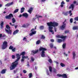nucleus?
Segmentation results:
<instances>
[{
	"instance_id": "58",
	"label": "nucleus",
	"mask_w": 78,
	"mask_h": 78,
	"mask_svg": "<svg viewBox=\"0 0 78 78\" xmlns=\"http://www.w3.org/2000/svg\"><path fill=\"white\" fill-rule=\"evenodd\" d=\"M51 41L52 42H54V40H53V39H51Z\"/></svg>"
},
{
	"instance_id": "30",
	"label": "nucleus",
	"mask_w": 78,
	"mask_h": 78,
	"mask_svg": "<svg viewBox=\"0 0 78 78\" xmlns=\"http://www.w3.org/2000/svg\"><path fill=\"white\" fill-rule=\"evenodd\" d=\"M50 46L51 48H53V44H52L51 43L50 44Z\"/></svg>"
},
{
	"instance_id": "45",
	"label": "nucleus",
	"mask_w": 78,
	"mask_h": 78,
	"mask_svg": "<svg viewBox=\"0 0 78 78\" xmlns=\"http://www.w3.org/2000/svg\"><path fill=\"white\" fill-rule=\"evenodd\" d=\"M23 41H27V38L25 37H24L23 38Z\"/></svg>"
},
{
	"instance_id": "56",
	"label": "nucleus",
	"mask_w": 78,
	"mask_h": 78,
	"mask_svg": "<svg viewBox=\"0 0 78 78\" xmlns=\"http://www.w3.org/2000/svg\"><path fill=\"white\" fill-rule=\"evenodd\" d=\"M54 30L55 31V32H56V28L55 27L54 29Z\"/></svg>"
},
{
	"instance_id": "16",
	"label": "nucleus",
	"mask_w": 78,
	"mask_h": 78,
	"mask_svg": "<svg viewBox=\"0 0 78 78\" xmlns=\"http://www.w3.org/2000/svg\"><path fill=\"white\" fill-rule=\"evenodd\" d=\"M4 22L3 21H2V23H1L0 26H1V28L2 29L3 28V25H4Z\"/></svg>"
},
{
	"instance_id": "19",
	"label": "nucleus",
	"mask_w": 78,
	"mask_h": 78,
	"mask_svg": "<svg viewBox=\"0 0 78 78\" xmlns=\"http://www.w3.org/2000/svg\"><path fill=\"white\" fill-rule=\"evenodd\" d=\"M73 58L74 59H75V56H76V54H75V52H73Z\"/></svg>"
},
{
	"instance_id": "57",
	"label": "nucleus",
	"mask_w": 78,
	"mask_h": 78,
	"mask_svg": "<svg viewBox=\"0 0 78 78\" xmlns=\"http://www.w3.org/2000/svg\"><path fill=\"white\" fill-rule=\"evenodd\" d=\"M66 21H67V20H65L64 22H63V24H65V22H66Z\"/></svg>"
},
{
	"instance_id": "21",
	"label": "nucleus",
	"mask_w": 78,
	"mask_h": 78,
	"mask_svg": "<svg viewBox=\"0 0 78 78\" xmlns=\"http://www.w3.org/2000/svg\"><path fill=\"white\" fill-rule=\"evenodd\" d=\"M25 51L23 52L20 54V55H21V56H22V55H23V56H24V55H25Z\"/></svg>"
},
{
	"instance_id": "1",
	"label": "nucleus",
	"mask_w": 78,
	"mask_h": 78,
	"mask_svg": "<svg viewBox=\"0 0 78 78\" xmlns=\"http://www.w3.org/2000/svg\"><path fill=\"white\" fill-rule=\"evenodd\" d=\"M16 58H17L16 60L13 62L12 63V65L10 67V70H14L15 69V68L17 67V66L19 64V62L18 61H19L20 59V55L19 54H17L16 55Z\"/></svg>"
},
{
	"instance_id": "10",
	"label": "nucleus",
	"mask_w": 78,
	"mask_h": 78,
	"mask_svg": "<svg viewBox=\"0 0 78 78\" xmlns=\"http://www.w3.org/2000/svg\"><path fill=\"white\" fill-rule=\"evenodd\" d=\"M33 55H35V54H36V53H37L39 52V50H33L31 51Z\"/></svg>"
},
{
	"instance_id": "42",
	"label": "nucleus",
	"mask_w": 78,
	"mask_h": 78,
	"mask_svg": "<svg viewBox=\"0 0 78 78\" xmlns=\"http://www.w3.org/2000/svg\"><path fill=\"white\" fill-rule=\"evenodd\" d=\"M70 23H72L73 22V19L71 18L70 20Z\"/></svg>"
},
{
	"instance_id": "35",
	"label": "nucleus",
	"mask_w": 78,
	"mask_h": 78,
	"mask_svg": "<svg viewBox=\"0 0 78 78\" xmlns=\"http://www.w3.org/2000/svg\"><path fill=\"white\" fill-rule=\"evenodd\" d=\"M48 61L49 62H50V63H51V64L52 63V60H51V59L50 58L48 60Z\"/></svg>"
},
{
	"instance_id": "49",
	"label": "nucleus",
	"mask_w": 78,
	"mask_h": 78,
	"mask_svg": "<svg viewBox=\"0 0 78 78\" xmlns=\"http://www.w3.org/2000/svg\"><path fill=\"white\" fill-rule=\"evenodd\" d=\"M10 6V5L9 3H8L5 5V6Z\"/></svg>"
},
{
	"instance_id": "17",
	"label": "nucleus",
	"mask_w": 78,
	"mask_h": 78,
	"mask_svg": "<svg viewBox=\"0 0 78 78\" xmlns=\"http://www.w3.org/2000/svg\"><path fill=\"white\" fill-rule=\"evenodd\" d=\"M73 30H78V27L77 26H74L73 27Z\"/></svg>"
},
{
	"instance_id": "36",
	"label": "nucleus",
	"mask_w": 78,
	"mask_h": 78,
	"mask_svg": "<svg viewBox=\"0 0 78 78\" xmlns=\"http://www.w3.org/2000/svg\"><path fill=\"white\" fill-rule=\"evenodd\" d=\"M16 48H13L12 49V51L13 52H15L16 51Z\"/></svg>"
},
{
	"instance_id": "9",
	"label": "nucleus",
	"mask_w": 78,
	"mask_h": 78,
	"mask_svg": "<svg viewBox=\"0 0 78 78\" xmlns=\"http://www.w3.org/2000/svg\"><path fill=\"white\" fill-rule=\"evenodd\" d=\"M66 23L65 24H63V25L60 27V29L62 30H64L66 28Z\"/></svg>"
},
{
	"instance_id": "13",
	"label": "nucleus",
	"mask_w": 78,
	"mask_h": 78,
	"mask_svg": "<svg viewBox=\"0 0 78 78\" xmlns=\"http://www.w3.org/2000/svg\"><path fill=\"white\" fill-rule=\"evenodd\" d=\"M22 16L25 17L26 18H27L28 17V14L27 13H25L23 14Z\"/></svg>"
},
{
	"instance_id": "55",
	"label": "nucleus",
	"mask_w": 78,
	"mask_h": 78,
	"mask_svg": "<svg viewBox=\"0 0 78 78\" xmlns=\"http://www.w3.org/2000/svg\"><path fill=\"white\" fill-rule=\"evenodd\" d=\"M6 36L5 35V34H4L3 35H2V37H6Z\"/></svg>"
},
{
	"instance_id": "41",
	"label": "nucleus",
	"mask_w": 78,
	"mask_h": 78,
	"mask_svg": "<svg viewBox=\"0 0 78 78\" xmlns=\"http://www.w3.org/2000/svg\"><path fill=\"white\" fill-rule=\"evenodd\" d=\"M12 59H15L16 58V56L14 55H12Z\"/></svg>"
},
{
	"instance_id": "27",
	"label": "nucleus",
	"mask_w": 78,
	"mask_h": 78,
	"mask_svg": "<svg viewBox=\"0 0 78 78\" xmlns=\"http://www.w3.org/2000/svg\"><path fill=\"white\" fill-rule=\"evenodd\" d=\"M16 21L15 18H13L12 19V23H14Z\"/></svg>"
},
{
	"instance_id": "62",
	"label": "nucleus",
	"mask_w": 78,
	"mask_h": 78,
	"mask_svg": "<svg viewBox=\"0 0 78 78\" xmlns=\"http://www.w3.org/2000/svg\"><path fill=\"white\" fill-rule=\"evenodd\" d=\"M64 55H65L66 56H67V54H66V53L64 52L63 53Z\"/></svg>"
},
{
	"instance_id": "11",
	"label": "nucleus",
	"mask_w": 78,
	"mask_h": 78,
	"mask_svg": "<svg viewBox=\"0 0 78 78\" xmlns=\"http://www.w3.org/2000/svg\"><path fill=\"white\" fill-rule=\"evenodd\" d=\"M74 5L73 4H71L70 6L69 7V9L72 8V11H73L74 9Z\"/></svg>"
},
{
	"instance_id": "46",
	"label": "nucleus",
	"mask_w": 78,
	"mask_h": 78,
	"mask_svg": "<svg viewBox=\"0 0 78 78\" xmlns=\"http://www.w3.org/2000/svg\"><path fill=\"white\" fill-rule=\"evenodd\" d=\"M31 60H32V61H34V58L33 57H31Z\"/></svg>"
},
{
	"instance_id": "28",
	"label": "nucleus",
	"mask_w": 78,
	"mask_h": 78,
	"mask_svg": "<svg viewBox=\"0 0 78 78\" xmlns=\"http://www.w3.org/2000/svg\"><path fill=\"white\" fill-rule=\"evenodd\" d=\"M66 43H64L63 44L62 46L63 48L64 49L66 48Z\"/></svg>"
},
{
	"instance_id": "44",
	"label": "nucleus",
	"mask_w": 78,
	"mask_h": 78,
	"mask_svg": "<svg viewBox=\"0 0 78 78\" xmlns=\"http://www.w3.org/2000/svg\"><path fill=\"white\" fill-rule=\"evenodd\" d=\"M17 72V70H14L13 71V72H14V74H16V73Z\"/></svg>"
},
{
	"instance_id": "6",
	"label": "nucleus",
	"mask_w": 78,
	"mask_h": 78,
	"mask_svg": "<svg viewBox=\"0 0 78 78\" xmlns=\"http://www.w3.org/2000/svg\"><path fill=\"white\" fill-rule=\"evenodd\" d=\"M14 17V16L12 13H10L9 15H6L5 17V19H9L10 20L11 19V18Z\"/></svg>"
},
{
	"instance_id": "5",
	"label": "nucleus",
	"mask_w": 78,
	"mask_h": 78,
	"mask_svg": "<svg viewBox=\"0 0 78 78\" xmlns=\"http://www.w3.org/2000/svg\"><path fill=\"white\" fill-rule=\"evenodd\" d=\"M7 47H8L7 42L6 41H4L3 42V44L2 45V48L3 50L6 49V48H7Z\"/></svg>"
},
{
	"instance_id": "15",
	"label": "nucleus",
	"mask_w": 78,
	"mask_h": 78,
	"mask_svg": "<svg viewBox=\"0 0 78 78\" xmlns=\"http://www.w3.org/2000/svg\"><path fill=\"white\" fill-rule=\"evenodd\" d=\"M6 69H3L1 72V73L2 74H4L6 73Z\"/></svg>"
},
{
	"instance_id": "43",
	"label": "nucleus",
	"mask_w": 78,
	"mask_h": 78,
	"mask_svg": "<svg viewBox=\"0 0 78 78\" xmlns=\"http://www.w3.org/2000/svg\"><path fill=\"white\" fill-rule=\"evenodd\" d=\"M32 33L33 34H35L36 33V31H34L32 32Z\"/></svg>"
},
{
	"instance_id": "29",
	"label": "nucleus",
	"mask_w": 78,
	"mask_h": 78,
	"mask_svg": "<svg viewBox=\"0 0 78 78\" xmlns=\"http://www.w3.org/2000/svg\"><path fill=\"white\" fill-rule=\"evenodd\" d=\"M13 48H14V47L10 45L9 48V50H12Z\"/></svg>"
},
{
	"instance_id": "52",
	"label": "nucleus",
	"mask_w": 78,
	"mask_h": 78,
	"mask_svg": "<svg viewBox=\"0 0 78 78\" xmlns=\"http://www.w3.org/2000/svg\"><path fill=\"white\" fill-rule=\"evenodd\" d=\"M29 35L30 36H32L33 35V33H32V32H31L29 34Z\"/></svg>"
},
{
	"instance_id": "54",
	"label": "nucleus",
	"mask_w": 78,
	"mask_h": 78,
	"mask_svg": "<svg viewBox=\"0 0 78 78\" xmlns=\"http://www.w3.org/2000/svg\"><path fill=\"white\" fill-rule=\"evenodd\" d=\"M53 71L54 73H56V69H54Z\"/></svg>"
},
{
	"instance_id": "14",
	"label": "nucleus",
	"mask_w": 78,
	"mask_h": 78,
	"mask_svg": "<svg viewBox=\"0 0 78 78\" xmlns=\"http://www.w3.org/2000/svg\"><path fill=\"white\" fill-rule=\"evenodd\" d=\"M32 10H33V8L32 7H31L30 9H29V10L28 11V12L30 14H31Z\"/></svg>"
},
{
	"instance_id": "2",
	"label": "nucleus",
	"mask_w": 78,
	"mask_h": 78,
	"mask_svg": "<svg viewBox=\"0 0 78 78\" xmlns=\"http://www.w3.org/2000/svg\"><path fill=\"white\" fill-rule=\"evenodd\" d=\"M47 24L49 26V31L51 33H52L53 34H54V32H53V30H53V27H58L59 24L58 23L55 22H52L50 21L49 23H47Z\"/></svg>"
},
{
	"instance_id": "12",
	"label": "nucleus",
	"mask_w": 78,
	"mask_h": 78,
	"mask_svg": "<svg viewBox=\"0 0 78 78\" xmlns=\"http://www.w3.org/2000/svg\"><path fill=\"white\" fill-rule=\"evenodd\" d=\"M19 30H16L15 31H14L13 33V35H15V34H17L18 33H19Z\"/></svg>"
},
{
	"instance_id": "40",
	"label": "nucleus",
	"mask_w": 78,
	"mask_h": 78,
	"mask_svg": "<svg viewBox=\"0 0 78 78\" xmlns=\"http://www.w3.org/2000/svg\"><path fill=\"white\" fill-rule=\"evenodd\" d=\"M74 20L76 21H78V16L75 17L74 18Z\"/></svg>"
},
{
	"instance_id": "8",
	"label": "nucleus",
	"mask_w": 78,
	"mask_h": 78,
	"mask_svg": "<svg viewBox=\"0 0 78 78\" xmlns=\"http://www.w3.org/2000/svg\"><path fill=\"white\" fill-rule=\"evenodd\" d=\"M56 37L58 38H61V39H63V40L65 41V39H66V36H63V35L61 36L60 35H58L56 36Z\"/></svg>"
},
{
	"instance_id": "32",
	"label": "nucleus",
	"mask_w": 78,
	"mask_h": 78,
	"mask_svg": "<svg viewBox=\"0 0 78 78\" xmlns=\"http://www.w3.org/2000/svg\"><path fill=\"white\" fill-rule=\"evenodd\" d=\"M22 58H25L26 59H27V58H28V56H25L23 55V56H22Z\"/></svg>"
},
{
	"instance_id": "25",
	"label": "nucleus",
	"mask_w": 78,
	"mask_h": 78,
	"mask_svg": "<svg viewBox=\"0 0 78 78\" xmlns=\"http://www.w3.org/2000/svg\"><path fill=\"white\" fill-rule=\"evenodd\" d=\"M41 43V40H38L36 42V45H37L38 44H39Z\"/></svg>"
},
{
	"instance_id": "37",
	"label": "nucleus",
	"mask_w": 78,
	"mask_h": 78,
	"mask_svg": "<svg viewBox=\"0 0 78 78\" xmlns=\"http://www.w3.org/2000/svg\"><path fill=\"white\" fill-rule=\"evenodd\" d=\"M29 78H31L32 77V73H30L29 74Z\"/></svg>"
},
{
	"instance_id": "22",
	"label": "nucleus",
	"mask_w": 78,
	"mask_h": 78,
	"mask_svg": "<svg viewBox=\"0 0 78 78\" xmlns=\"http://www.w3.org/2000/svg\"><path fill=\"white\" fill-rule=\"evenodd\" d=\"M41 39H45V37L43 35H42L41 37Z\"/></svg>"
},
{
	"instance_id": "34",
	"label": "nucleus",
	"mask_w": 78,
	"mask_h": 78,
	"mask_svg": "<svg viewBox=\"0 0 78 78\" xmlns=\"http://www.w3.org/2000/svg\"><path fill=\"white\" fill-rule=\"evenodd\" d=\"M60 66L62 67L65 66V65L62 63H61Z\"/></svg>"
},
{
	"instance_id": "59",
	"label": "nucleus",
	"mask_w": 78,
	"mask_h": 78,
	"mask_svg": "<svg viewBox=\"0 0 78 78\" xmlns=\"http://www.w3.org/2000/svg\"><path fill=\"white\" fill-rule=\"evenodd\" d=\"M1 37H2V34H0V38H1Z\"/></svg>"
},
{
	"instance_id": "4",
	"label": "nucleus",
	"mask_w": 78,
	"mask_h": 78,
	"mask_svg": "<svg viewBox=\"0 0 78 78\" xmlns=\"http://www.w3.org/2000/svg\"><path fill=\"white\" fill-rule=\"evenodd\" d=\"M6 27L7 30L6 29H5V31H6L7 34H12V30H10L11 27H9V25H6Z\"/></svg>"
},
{
	"instance_id": "18",
	"label": "nucleus",
	"mask_w": 78,
	"mask_h": 78,
	"mask_svg": "<svg viewBox=\"0 0 78 78\" xmlns=\"http://www.w3.org/2000/svg\"><path fill=\"white\" fill-rule=\"evenodd\" d=\"M24 10H25V8L24 7H23L21 9V13H22V12H24Z\"/></svg>"
},
{
	"instance_id": "51",
	"label": "nucleus",
	"mask_w": 78,
	"mask_h": 78,
	"mask_svg": "<svg viewBox=\"0 0 78 78\" xmlns=\"http://www.w3.org/2000/svg\"><path fill=\"white\" fill-rule=\"evenodd\" d=\"M34 28H33L30 31L31 32H33V31H34Z\"/></svg>"
},
{
	"instance_id": "24",
	"label": "nucleus",
	"mask_w": 78,
	"mask_h": 78,
	"mask_svg": "<svg viewBox=\"0 0 78 78\" xmlns=\"http://www.w3.org/2000/svg\"><path fill=\"white\" fill-rule=\"evenodd\" d=\"M63 14L66 16L68 15V12H63Z\"/></svg>"
},
{
	"instance_id": "47",
	"label": "nucleus",
	"mask_w": 78,
	"mask_h": 78,
	"mask_svg": "<svg viewBox=\"0 0 78 78\" xmlns=\"http://www.w3.org/2000/svg\"><path fill=\"white\" fill-rule=\"evenodd\" d=\"M10 25L11 26H14V24H12L11 23H9Z\"/></svg>"
},
{
	"instance_id": "23",
	"label": "nucleus",
	"mask_w": 78,
	"mask_h": 78,
	"mask_svg": "<svg viewBox=\"0 0 78 78\" xmlns=\"http://www.w3.org/2000/svg\"><path fill=\"white\" fill-rule=\"evenodd\" d=\"M36 16L37 17V18H42V16H41L40 15H36Z\"/></svg>"
},
{
	"instance_id": "64",
	"label": "nucleus",
	"mask_w": 78,
	"mask_h": 78,
	"mask_svg": "<svg viewBox=\"0 0 78 78\" xmlns=\"http://www.w3.org/2000/svg\"><path fill=\"white\" fill-rule=\"evenodd\" d=\"M47 73L48 75H49V73H48V71H47Z\"/></svg>"
},
{
	"instance_id": "31",
	"label": "nucleus",
	"mask_w": 78,
	"mask_h": 78,
	"mask_svg": "<svg viewBox=\"0 0 78 78\" xmlns=\"http://www.w3.org/2000/svg\"><path fill=\"white\" fill-rule=\"evenodd\" d=\"M49 70L50 72H52V67H51V66H49Z\"/></svg>"
},
{
	"instance_id": "63",
	"label": "nucleus",
	"mask_w": 78,
	"mask_h": 78,
	"mask_svg": "<svg viewBox=\"0 0 78 78\" xmlns=\"http://www.w3.org/2000/svg\"><path fill=\"white\" fill-rule=\"evenodd\" d=\"M72 13V10H69V14H71Z\"/></svg>"
},
{
	"instance_id": "48",
	"label": "nucleus",
	"mask_w": 78,
	"mask_h": 78,
	"mask_svg": "<svg viewBox=\"0 0 78 78\" xmlns=\"http://www.w3.org/2000/svg\"><path fill=\"white\" fill-rule=\"evenodd\" d=\"M13 3H14V2H12L10 3H9L10 6H11V5H13Z\"/></svg>"
},
{
	"instance_id": "60",
	"label": "nucleus",
	"mask_w": 78,
	"mask_h": 78,
	"mask_svg": "<svg viewBox=\"0 0 78 78\" xmlns=\"http://www.w3.org/2000/svg\"><path fill=\"white\" fill-rule=\"evenodd\" d=\"M24 58H22V59H21V62H23L24 61Z\"/></svg>"
},
{
	"instance_id": "39",
	"label": "nucleus",
	"mask_w": 78,
	"mask_h": 78,
	"mask_svg": "<svg viewBox=\"0 0 78 78\" xmlns=\"http://www.w3.org/2000/svg\"><path fill=\"white\" fill-rule=\"evenodd\" d=\"M22 27H23V28H26L27 25H26L25 24H24L22 25Z\"/></svg>"
},
{
	"instance_id": "20",
	"label": "nucleus",
	"mask_w": 78,
	"mask_h": 78,
	"mask_svg": "<svg viewBox=\"0 0 78 78\" xmlns=\"http://www.w3.org/2000/svg\"><path fill=\"white\" fill-rule=\"evenodd\" d=\"M62 42V40L61 39H58L57 40V42L58 43H61Z\"/></svg>"
},
{
	"instance_id": "3",
	"label": "nucleus",
	"mask_w": 78,
	"mask_h": 78,
	"mask_svg": "<svg viewBox=\"0 0 78 78\" xmlns=\"http://www.w3.org/2000/svg\"><path fill=\"white\" fill-rule=\"evenodd\" d=\"M39 51H42L41 52V57H45V51H47V49L45 48H43L42 47H40L39 49Z\"/></svg>"
},
{
	"instance_id": "26",
	"label": "nucleus",
	"mask_w": 78,
	"mask_h": 78,
	"mask_svg": "<svg viewBox=\"0 0 78 78\" xmlns=\"http://www.w3.org/2000/svg\"><path fill=\"white\" fill-rule=\"evenodd\" d=\"M18 11H19V9H16L14 11L13 13H14V14L15 13H16V12H18Z\"/></svg>"
},
{
	"instance_id": "53",
	"label": "nucleus",
	"mask_w": 78,
	"mask_h": 78,
	"mask_svg": "<svg viewBox=\"0 0 78 78\" xmlns=\"http://www.w3.org/2000/svg\"><path fill=\"white\" fill-rule=\"evenodd\" d=\"M27 71H26V70H23V73H27Z\"/></svg>"
},
{
	"instance_id": "38",
	"label": "nucleus",
	"mask_w": 78,
	"mask_h": 78,
	"mask_svg": "<svg viewBox=\"0 0 78 78\" xmlns=\"http://www.w3.org/2000/svg\"><path fill=\"white\" fill-rule=\"evenodd\" d=\"M69 32V30H66L65 31V34H66V33H68Z\"/></svg>"
},
{
	"instance_id": "7",
	"label": "nucleus",
	"mask_w": 78,
	"mask_h": 78,
	"mask_svg": "<svg viewBox=\"0 0 78 78\" xmlns=\"http://www.w3.org/2000/svg\"><path fill=\"white\" fill-rule=\"evenodd\" d=\"M57 76H58V77H62L63 78H67V75L66 74H63L62 75L57 74Z\"/></svg>"
},
{
	"instance_id": "50",
	"label": "nucleus",
	"mask_w": 78,
	"mask_h": 78,
	"mask_svg": "<svg viewBox=\"0 0 78 78\" xmlns=\"http://www.w3.org/2000/svg\"><path fill=\"white\" fill-rule=\"evenodd\" d=\"M61 4L62 5H64V4H65L64 2V1H62V2L61 3Z\"/></svg>"
},
{
	"instance_id": "33",
	"label": "nucleus",
	"mask_w": 78,
	"mask_h": 78,
	"mask_svg": "<svg viewBox=\"0 0 78 78\" xmlns=\"http://www.w3.org/2000/svg\"><path fill=\"white\" fill-rule=\"evenodd\" d=\"M44 27L43 26H41L40 27V30H44Z\"/></svg>"
},
{
	"instance_id": "61",
	"label": "nucleus",
	"mask_w": 78,
	"mask_h": 78,
	"mask_svg": "<svg viewBox=\"0 0 78 78\" xmlns=\"http://www.w3.org/2000/svg\"><path fill=\"white\" fill-rule=\"evenodd\" d=\"M60 6H61V7H64V5L63 4H61L60 5Z\"/></svg>"
}]
</instances>
